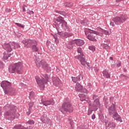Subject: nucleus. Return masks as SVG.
I'll list each match as a JSON object with an SVG mask.
<instances>
[{
    "label": "nucleus",
    "instance_id": "obj_4",
    "mask_svg": "<svg viewBox=\"0 0 129 129\" xmlns=\"http://www.w3.org/2000/svg\"><path fill=\"white\" fill-rule=\"evenodd\" d=\"M108 111L109 115H112L113 118H115L116 120H118L121 122V118L119 117V115L117 112H116V109H115V104L112 103V104L108 108Z\"/></svg>",
    "mask_w": 129,
    "mask_h": 129
},
{
    "label": "nucleus",
    "instance_id": "obj_17",
    "mask_svg": "<svg viewBox=\"0 0 129 129\" xmlns=\"http://www.w3.org/2000/svg\"><path fill=\"white\" fill-rule=\"evenodd\" d=\"M52 81L53 85H54L55 86H57V87H58L59 86H61V80H60V79H59V78L57 77L53 78L52 79Z\"/></svg>",
    "mask_w": 129,
    "mask_h": 129
},
{
    "label": "nucleus",
    "instance_id": "obj_19",
    "mask_svg": "<svg viewBox=\"0 0 129 129\" xmlns=\"http://www.w3.org/2000/svg\"><path fill=\"white\" fill-rule=\"evenodd\" d=\"M56 21L57 22V23H59V27H61V25L66 22V21L64 20V19L62 17H58L56 18Z\"/></svg>",
    "mask_w": 129,
    "mask_h": 129
},
{
    "label": "nucleus",
    "instance_id": "obj_47",
    "mask_svg": "<svg viewBox=\"0 0 129 129\" xmlns=\"http://www.w3.org/2000/svg\"><path fill=\"white\" fill-rule=\"evenodd\" d=\"M31 109H28V111L26 112V114L27 115H30V114H31Z\"/></svg>",
    "mask_w": 129,
    "mask_h": 129
},
{
    "label": "nucleus",
    "instance_id": "obj_52",
    "mask_svg": "<svg viewBox=\"0 0 129 129\" xmlns=\"http://www.w3.org/2000/svg\"><path fill=\"white\" fill-rule=\"evenodd\" d=\"M58 13L60 14V15H63V14H64V12L61 11H58Z\"/></svg>",
    "mask_w": 129,
    "mask_h": 129
},
{
    "label": "nucleus",
    "instance_id": "obj_15",
    "mask_svg": "<svg viewBox=\"0 0 129 129\" xmlns=\"http://www.w3.org/2000/svg\"><path fill=\"white\" fill-rule=\"evenodd\" d=\"M40 120L43 123L50 125L51 124V120L47 117V114H43L40 117Z\"/></svg>",
    "mask_w": 129,
    "mask_h": 129
},
{
    "label": "nucleus",
    "instance_id": "obj_1",
    "mask_svg": "<svg viewBox=\"0 0 129 129\" xmlns=\"http://www.w3.org/2000/svg\"><path fill=\"white\" fill-rule=\"evenodd\" d=\"M4 110H5L4 116L8 120H14L17 112V107L15 105L7 104L4 107Z\"/></svg>",
    "mask_w": 129,
    "mask_h": 129
},
{
    "label": "nucleus",
    "instance_id": "obj_12",
    "mask_svg": "<svg viewBox=\"0 0 129 129\" xmlns=\"http://www.w3.org/2000/svg\"><path fill=\"white\" fill-rule=\"evenodd\" d=\"M94 103L93 104V107H94V110L96 111L100 106V102L99 101V97L96 95H93L92 96Z\"/></svg>",
    "mask_w": 129,
    "mask_h": 129
},
{
    "label": "nucleus",
    "instance_id": "obj_7",
    "mask_svg": "<svg viewBox=\"0 0 129 129\" xmlns=\"http://www.w3.org/2000/svg\"><path fill=\"white\" fill-rule=\"evenodd\" d=\"M127 19H128V17L126 14H120V16L113 18L112 21L114 22L115 25H120V24H123Z\"/></svg>",
    "mask_w": 129,
    "mask_h": 129
},
{
    "label": "nucleus",
    "instance_id": "obj_14",
    "mask_svg": "<svg viewBox=\"0 0 129 129\" xmlns=\"http://www.w3.org/2000/svg\"><path fill=\"white\" fill-rule=\"evenodd\" d=\"M44 96H41V102H40V104H43L45 105V106H48V105H54L55 104V101L54 99H50L48 100H43V98H44Z\"/></svg>",
    "mask_w": 129,
    "mask_h": 129
},
{
    "label": "nucleus",
    "instance_id": "obj_22",
    "mask_svg": "<svg viewBox=\"0 0 129 129\" xmlns=\"http://www.w3.org/2000/svg\"><path fill=\"white\" fill-rule=\"evenodd\" d=\"M106 125L111 129H114L116 126L115 123L113 122H108L106 124Z\"/></svg>",
    "mask_w": 129,
    "mask_h": 129
},
{
    "label": "nucleus",
    "instance_id": "obj_46",
    "mask_svg": "<svg viewBox=\"0 0 129 129\" xmlns=\"http://www.w3.org/2000/svg\"><path fill=\"white\" fill-rule=\"evenodd\" d=\"M53 37L54 38L55 41H58V38L57 37V34L53 35Z\"/></svg>",
    "mask_w": 129,
    "mask_h": 129
},
{
    "label": "nucleus",
    "instance_id": "obj_55",
    "mask_svg": "<svg viewBox=\"0 0 129 129\" xmlns=\"http://www.w3.org/2000/svg\"><path fill=\"white\" fill-rule=\"evenodd\" d=\"M69 121H70V123L71 124V126H72V122H71V120H70V118H69Z\"/></svg>",
    "mask_w": 129,
    "mask_h": 129
},
{
    "label": "nucleus",
    "instance_id": "obj_13",
    "mask_svg": "<svg viewBox=\"0 0 129 129\" xmlns=\"http://www.w3.org/2000/svg\"><path fill=\"white\" fill-rule=\"evenodd\" d=\"M1 86L4 89L5 94L8 93V90L11 87V83L7 81H2L1 83Z\"/></svg>",
    "mask_w": 129,
    "mask_h": 129
},
{
    "label": "nucleus",
    "instance_id": "obj_31",
    "mask_svg": "<svg viewBox=\"0 0 129 129\" xmlns=\"http://www.w3.org/2000/svg\"><path fill=\"white\" fill-rule=\"evenodd\" d=\"M13 129H24V126L21 124H17L14 126Z\"/></svg>",
    "mask_w": 129,
    "mask_h": 129
},
{
    "label": "nucleus",
    "instance_id": "obj_54",
    "mask_svg": "<svg viewBox=\"0 0 129 129\" xmlns=\"http://www.w3.org/2000/svg\"><path fill=\"white\" fill-rule=\"evenodd\" d=\"M116 65L115 64H111V67L112 68H114L115 67Z\"/></svg>",
    "mask_w": 129,
    "mask_h": 129
},
{
    "label": "nucleus",
    "instance_id": "obj_59",
    "mask_svg": "<svg viewBox=\"0 0 129 129\" xmlns=\"http://www.w3.org/2000/svg\"><path fill=\"white\" fill-rule=\"evenodd\" d=\"M109 59L110 60H113V58H112V57H110Z\"/></svg>",
    "mask_w": 129,
    "mask_h": 129
},
{
    "label": "nucleus",
    "instance_id": "obj_26",
    "mask_svg": "<svg viewBox=\"0 0 129 129\" xmlns=\"http://www.w3.org/2000/svg\"><path fill=\"white\" fill-rule=\"evenodd\" d=\"M60 27H61L62 29H63V30H64V31H70V29L69 28V27L67 26V22H66L62 25H61Z\"/></svg>",
    "mask_w": 129,
    "mask_h": 129
},
{
    "label": "nucleus",
    "instance_id": "obj_53",
    "mask_svg": "<svg viewBox=\"0 0 129 129\" xmlns=\"http://www.w3.org/2000/svg\"><path fill=\"white\" fill-rule=\"evenodd\" d=\"M88 102L89 106H91V105H92L91 101H89Z\"/></svg>",
    "mask_w": 129,
    "mask_h": 129
},
{
    "label": "nucleus",
    "instance_id": "obj_35",
    "mask_svg": "<svg viewBox=\"0 0 129 129\" xmlns=\"http://www.w3.org/2000/svg\"><path fill=\"white\" fill-rule=\"evenodd\" d=\"M35 97V93L34 92H31L29 94V98L32 99Z\"/></svg>",
    "mask_w": 129,
    "mask_h": 129
},
{
    "label": "nucleus",
    "instance_id": "obj_39",
    "mask_svg": "<svg viewBox=\"0 0 129 129\" xmlns=\"http://www.w3.org/2000/svg\"><path fill=\"white\" fill-rule=\"evenodd\" d=\"M116 65L117 67H120L121 66V61H117L116 62Z\"/></svg>",
    "mask_w": 129,
    "mask_h": 129
},
{
    "label": "nucleus",
    "instance_id": "obj_21",
    "mask_svg": "<svg viewBox=\"0 0 129 129\" xmlns=\"http://www.w3.org/2000/svg\"><path fill=\"white\" fill-rule=\"evenodd\" d=\"M83 88V87L79 83H77L75 86V90L78 92H82Z\"/></svg>",
    "mask_w": 129,
    "mask_h": 129
},
{
    "label": "nucleus",
    "instance_id": "obj_40",
    "mask_svg": "<svg viewBox=\"0 0 129 129\" xmlns=\"http://www.w3.org/2000/svg\"><path fill=\"white\" fill-rule=\"evenodd\" d=\"M33 105H34V102H31L30 103H29V109H32V107H33Z\"/></svg>",
    "mask_w": 129,
    "mask_h": 129
},
{
    "label": "nucleus",
    "instance_id": "obj_42",
    "mask_svg": "<svg viewBox=\"0 0 129 129\" xmlns=\"http://www.w3.org/2000/svg\"><path fill=\"white\" fill-rule=\"evenodd\" d=\"M88 66V67L89 68V69H91V67H90V65L89 64V62H87L86 60V63H85V66H83L85 67V66Z\"/></svg>",
    "mask_w": 129,
    "mask_h": 129
},
{
    "label": "nucleus",
    "instance_id": "obj_11",
    "mask_svg": "<svg viewBox=\"0 0 129 129\" xmlns=\"http://www.w3.org/2000/svg\"><path fill=\"white\" fill-rule=\"evenodd\" d=\"M22 43L24 44V46L26 48H30L32 47V45H37V42L34 39H25L22 41Z\"/></svg>",
    "mask_w": 129,
    "mask_h": 129
},
{
    "label": "nucleus",
    "instance_id": "obj_3",
    "mask_svg": "<svg viewBox=\"0 0 129 129\" xmlns=\"http://www.w3.org/2000/svg\"><path fill=\"white\" fill-rule=\"evenodd\" d=\"M35 64L38 68H43L46 72H50L51 71V67L49 66V64L45 60L36 58L35 59Z\"/></svg>",
    "mask_w": 129,
    "mask_h": 129
},
{
    "label": "nucleus",
    "instance_id": "obj_18",
    "mask_svg": "<svg viewBox=\"0 0 129 129\" xmlns=\"http://www.w3.org/2000/svg\"><path fill=\"white\" fill-rule=\"evenodd\" d=\"M72 81L74 83H78L77 82L82 80L83 78L81 76V75L80 74L78 77H72Z\"/></svg>",
    "mask_w": 129,
    "mask_h": 129
},
{
    "label": "nucleus",
    "instance_id": "obj_9",
    "mask_svg": "<svg viewBox=\"0 0 129 129\" xmlns=\"http://www.w3.org/2000/svg\"><path fill=\"white\" fill-rule=\"evenodd\" d=\"M61 107L63 110L66 112H70V113L73 111V106L69 101H64L62 103Z\"/></svg>",
    "mask_w": 129,
    "mask_h": 129
},
{
    "label": "nucleus",
    "instance_id": "obj_60",
    "mask_svg": "<svg viewBox=\"0 0 129 129\" xmlns=\"http://www.w3.org/2000/svg\"><path fill=\"white\" fill-rule=\"evenodd\" d=\"M0 64H1V65H2V64H3L1 62H0Z\"/></svg>",
    "mask_w": 129,
    "mask_h": 129
},
{
    "label": "nucleus",
    "instance_id": "obj_25",
    "mask_svg": "<svg viewBox=\"0 0 129 129\" xmlns=\"http://www.w3.org/2000/svg\"><path fill=\"white\" fill-rule=\"evenodd\" d=\"M10 51H7L5 52L4 53V60H8L9 59V57H11L12 55H13V53H8V52Z\"/></svg>",
    "mask_w": 129,
    "mask_h": 129
},
{
    "label": "nucleus",
    "instance_id": "obj_37",
    "mask_svg": "<svg viewBox=\"0 0 129 129\" xmlns=\"http://www.w3.org/2000/svg\"><path fill=\"white\" fill-rule=\"evenodd\" d=\"M101 34H104V35H108L109 32L107 30H101Z\"/></svg>",
    "mask_w": 129,
    "mask_h": 129
},
{
    "label": "nucleus",
    "instance_id": "obj_58",
    "mask_svg": "<svg viewBox=\"0 0 129 129\" xmlns=\"http://www.w3.org/2000/svg\"><path fill=\"white\" fill-rule=\"evenodd\" d=\"M121 1H123V0H116V2L117 3H118L119 2H121Z\"/></svg>",
    "mask_w": 129,
    "mask_h": 129
},
{
    "label": "nucleus",
    "instance_id": "obj_36",
    "mask_svg": "<svg viewBox=\"0 0 129 129\" xmlns=\"http://www.w3.org/2000/svg\"><path fill=\"white\" fill-rule=\"evenodd\" d=\"M89 49L92 51L94 52L95 51V46L94 45H91L89 46Z\"/></svg>",
    "mask_w": 129,
    "mask_h": 129
},
{
    "label": "nucleus",
    "instance_id": "obj_50",
    "mask_svg": "<svg viewBox=\"0 0 129 129\" xmlns=\"http://www.w3.org/2000/svg\"><path fill=\"white\" fill-rule=\"evenodd\" d=\"M95 114H93L92 115V119H95Z\"/></svg>",
    "mask_w": 129,
    "mask_h": 129
},
{
    "label": "nucleus",
    "instance_id": "obj_34",
    "mask_svg": "<svg viewBox=\"0 0 129 129\" xmlns=\"http://www.w3.org/2000/svg\"><path fill=\"white\" fill-rule=\"evenodd\" d=\"M94 108H95V107H93V110L91 109V108L90 107H89V109H88V115H90V114H91V113H92V111H95Z\"/></svg>",
    "mask_w": 129,
    "mask_h": 129
},
{
    "label": "nucleus",
    "instance_id": "obj_10",
    "mask_svg": "<svg viewBox=\"0 0 129 129\" xmlns=\"http://www.w3.org/2000/svg\"><path fill=\"white\" fill-rule=\"evenodd\" d=\"M85 34L87 36V39H88V40H90V41H96V39H95V36H96L97 32L88 30L85 31Z\"/></svg>",
    "mask_w": 129,
    "mask_h": 129
},
{
    "label": "nucleus",
    "instance_id": "obj_8",
    "mask_svg": "<svg viewBox=\"0 0 129 129\" xmlns=\"http://www.w3.org/2000/svg\"><path fill=\"white\" fill-rule=\"evenodd\" d=\"M77 52L80 54L78 55L75 56V59H78L79 60L82 66H85L86 63V60L83 53V51L81 47H78L77 49Z\"/></svg>",
    "mask_w": 129,
    "mask_h": 129
},
{
    "label": "nucleus",
    "instance_id": "obj_49",
    "mask_svg": "<svg viewBox=\"0 0 129 129\" xmlns=\"http://www.w3.org/2000/svg\"><path fill=\"white\" fill-rule=\"evenodd\" d=\"M114 100V97H111L110 98V102H113V100Z\"/></svg>",
    "mask_w": 129,
    "mask_h": 129
},
{
    "label": "nucleus",
    "instance_id": "obj_27",
    "mask_svg": "<svg viewBox=\"0 0 129 129\" xmlns=\"http://www.w3.org/2000/svg\"><path fill=\"white\" fill-rule=\"evenodd\" d=\"M37 44H34L32 46V50L33 52H38L39 51V48L37 47Z\"/></svg>",
    "mask_w": 129,
    "mask_h": 129
},
{
    "label": "nucleus",
    "instance_id": "obj_45",
    "mask_svg": "<svg viewBox=\"0 0 129 129\" xmlns=\"http://www.w3.org/2000/svg\"><path fill=\"white\" fill-rule=\"evenodd\" d=\"M82 92H84V93H88L87 89H83V88H82Z\"/></svg>",
    "mask_w": 129,
    "mask_h": 129
},
{
    "label": "nucleus",
    "instance_id": "obj_57",
    "mask_svg": "<svg viewBox=\"0 0 129 129\" xmlns=\"http://www.w3.org/2000/svg\"><path fill=\"white\" fill-rule=\"evenodd\" d=\"M23 11L26 12V9H25V7H23Z\"/></svg>",
    "mask_w": 129,
    "mask_h": 129
},
{
    "label": "nucleus",
    "instance_id": "obj_41",
    "mask_svg": "<svg viewBox=\"0 0 129 129\" xmlns=\"http://www.w3.org/2000/svg\"><path fill=\"white\" fill-rule=\"evenodd\" d=\"M23 129H33V126L29 125L27 126V127H25L23 126Z\"/></svg>",
    "mask_w": 129,
    "mask_h": 129
},
{
    "label": "nucleus",
    "instance_id": "obj_16",
    "mask_svg": "<svg viewBox=\"0 0 129 129\" xmlns=\"http://www.w3.org/2000/svg\"><path fill=\"white\" fill-rule=\"evenodd\" d=\"M56 30H57V34L60 36V37H61L67 38V37H71L72 36V35H73V34L72 33H69L66 32H63V31L59 32L57 28H56Z\"/></svg>",
    "mask_w": 129,
    "mask_h": 129
},
{
    "label": "nucleus",
    "instance_id": "obj_24",
    "mask_svg": "<svg viewBox=\"0 0 129 129\" xmlns=\"http://www.w3.org/2000/svg\"><path fill=\"white\" fill-rule=\"evenodd\" d=\"M75 43L76 45H77V46H82L84 45V41L81 39H76Z\"/></svg>",
    "mask_w": 129,
    "mask_h": 129
},
{
    "label": "nucleus",
    "instance_id": "obj_38",
    "mask_svg": "<svg viewBox=\"0 0 129 129\" xmlns=\"http://www.w3.org/2000/svg\"><path fill=\"white\" fill-rule=\"evenodd\" d=\"M15 25H16V26H18V27H19V28H25V25H22V24H20V23H16Z\"/></svg>",
    "mask_w": 129,
    "mask_h": 129
},
{
    "label": "nucleus",
    "instance_id": "obj_2",
    "mask_svg": "<svg viewBox=\"0 0 129 129\" xmlns=\"http://www.w3.org/2000/svg\"><path fill=\"white\" fill-rule=\"evenodd\" d=\"M23 62H18L14 64H11L9 67V71L10 73H14L16 71L18 74H22L23 73Z\"/></svg>",
    "mask_w": 129,
    "mask_h": 129
},
{
    "label": "nucleus",
    "instance_id": "obj_56",
    "mask_svg": "<svg viewBox=\"0 0 129 129\" xmlns=\"http://www.w3.org/2000/svg\"><path fill=\"white\" fill-rule=\"evenodd\" d=\"M2 115V107H0V116Z\"/></svg>",
    "mask_w": 129,
    "mask_h": 129
},
{
    "label": "nucleus",
    "instance_id": "obj_33",
    "mask_svg": "<svg viewBox=\"0 0 129 129\" xmlns=\"http://www.w3.org/2000/svg\"><path fill=\"white\" fill-rule=\"evenodd\" d=\"M89 23V22H88V20H84L81 21V24H82V25H83L84 26H87V25H88Z\"/></svg>",
    "mask_w": 129,
    "mask_h": 129
},
{
    "label": "nucleus",
    "instance_id": "obj_29",
    "mask_svg": "<svg viewBox=\"0 0 129 129\" xmlns=\"http://www.w3.org/2000/svg\"><path fill=\"white\" fill-rule=\"evenodd\" d=\"M79 97L80 98L81 101H84V100H86L85 94H80Z\"/></svg>",
    "mask_w": 129,
    "mask_h": 129
},
{
    "label": "nucleus",
    "instance_id": "obj_44",
    "mask_svg": "<svg viewBox=\"0 0 129 129\" xmlns=\"http://www.w3.org/2000/svg\"><path fill=\"white\" fill-rule=\"evenodd\" d=\"M115 22H114V21H111V22L110 23V26H112V27H114V26H115Z\"/></svg>",
    "mask_w": 129,
    "mask_h": 129
},
{
    "label": "nucleus",
    "instance_id": "obj_23",
    "mask_svg": "<svg viewBox=\"0 0 129 129\" xmlns=\"http://www.w3.org/2000/svg\"><path fill=\"white\" fill-rule=\"evenodd\" d=\"M7 93H9L11 95H15L16 94V89L10 87L7 90Z\"/></svg>",
    "mask_w": 129,
    "mask_h": 129
},
{
    "label": "nucleus",
    "instance_id": "obj_51",
    "mask_svg": "<svg viewBox=\"0 0 129 129\" xmlns=\"http://www.w3.org/2000/svg\"><path fill=\"white\" fill-rule=\"evenodd\" d=\"M120 76H121V77H124L125 78V77H126V76H125V75H123L122 74H121L120 75Z\"/></svg>",
    "mask_w": 129,
    "mask_h": 129
},
{
    "label": "nucleus",
    "instance_id": "obj_6",
    "mask_svg": "<svg viewBox=\"0 0 129 129\" xmlns=\"http://www.w3.org/2000/svg\"><path fill=\"white\" fill-rule=\"evenodd\" d=\"M3 47L7 52H12L13 49H18V48H20V46L19 43L12 42L9 43H4Z\"/></svg>",
    "mask_w": 129,
    "mask_h": 129
},
{
    "label": "nucleus",
    "instance_id": "obj_5",
    "mask_svg": "<svg viewBox=\"0 0 129 129\" xmlns=\"http://www.w3.org/2000/svg\"><path fill=\"white\" fill-rule=\"evenodd\" d=\"M43 76L44 78H42V80H41L39 77H35L36 82L41 90H44L45 88V84L48 83V80H49V78H50L48 75H44Z\"/></svg>",
    "mask_w": 129,
    "mask_h": 129
},
{
    "label": "nucleus",
    "instance_id": "obj_43",
    "mask_svg": "<svg viewBox=\"0 0 129 129\" xmlns=\"http://www.w3.org/2000/svg\"><path fill=\"white\" fill-rule=\"evenodd\" d=\"M27 14L29 15H34V12L32 11L28 10L27 12Z\"/></svg>",
    "mask_w": 129,
    "mask_h": 129
},
{
    "label": "nucleus",
    "instance_id": "obj_32",
    "mask_svg": "<svg viewBox=\"0 0 129 129\" xmlns=\"http://www.w3.org/2000/svg\"><path fill=\"white\" fill-rule=\"evenodd\" d=\"M67 46L68 49H71L72 48H73V44L72 43V42L70 41L67 44Z\"/></svg>",
    "mask_w": 129,
    "mask_h": 129
},
{
    "label": "nucleus",
    "instance_id": "obj_48",
    "mask_svg": "<svg viewBox=\"0 0 129 129\" xmlns=\"http://www.w3.org/2000/svg\"><path fill=\"white\" fill-rule=\"evenodd\" d=\"M5 12H6V13H11V9L7 8L5 10Z\"/></svg>",
    "mask_w": 129,
    "mask_h": 129
},
{
    "label": "nucleus",
    "instance_id": "obj_28",
    "mask_svg": "<svg viewBox=\"0 0 129 129\" xmlns=\"http://www.w3.org/2000/svg\"><path fill=\"white\" fill-rule=\"evenodd\" d=\"M101 46L103 49H105V50H107V49H110V46H109L107 44L102 43Z\"/></svg>",
    "mask_w": 129,
    "mask_h": 129
},
{
    "label": "nucleus",
    "instance_id": "obj_20",
    "mask_svg": "<svg viewBox=\"0 0 129 129\" xmlns=\"http://www.w3.org/2000/svg\"><path fill=\"white\" fill-rule=\"evenodd\" d=\"M102 74L103 77L105 78H107L108 79H110V74L108 72V70L105 69L103 72H102Z\"/></svg>",
    "mask_w": 129,
    "mask_h": 129
},
{
    "label": "nucleus",
    "instance_id": "obj_30",
    "mask_svg": "<svg viewBox=\"0 0 129 129\" xmlns=\"http://www.w3.org/2000/svg\"><path fill=\"white\" fill-rule=\"evenodd\" d=\"M26 123L29 124L30 125H33L35 124V120L29 119L26 122Z\"/></svg>",
    "mask_w": 129,
    "mask_h": 129
}]
</instances>
